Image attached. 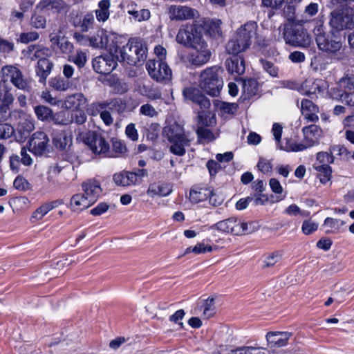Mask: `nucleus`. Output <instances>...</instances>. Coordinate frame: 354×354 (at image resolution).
Returning a JSON list of instances; mask_svg holds the SVG:
<instances>
[{
	"mask_svg": "<svg viewBox=\"0 0 354 354\" xmlns=\"http://www.w3.org/2000/svg\"><path fill=\"white\" fill-rule=\"evenodd\" d=\"M11 87L5 81H0V103L10 106L15 100Z\"/></svg>",
	"mask_w": 354,
	"mask_h": 354,
	"instance_id": "nucleus-33",
	"label": "nucleus"
},
{
	"mask_svg": "<svg viewBox=\"0 0 354 354\" xmlns=\"http://www.w3.org/2000/svg\"><path fill=\"white\" fill-rule=\"evenodd\" d=\"M53 66V63L47 58L38 60L36 74L39 77V82L42 84H46V78L50 75Z\"/></svg>",
	"mask_w": 354,
	"mask_h": 354,
	"instance_id": "nucleus-25",
	"label": "nucleus"
},
{
	"mask_svg": "<svg viewBox=\"0 0 354 354\" xmlns=\"http://www.w3.org/2000/svg\"><path fill=\"white\" fill-rule=\"evenodd\" d=\"M291 336L289 332H269L266 335L268 345L270 348L284 346Z\"/></svg>",
	"mask_w": 354,
	"mask_h": 354,
	"instance_id": "nucleus-20",
	"label": "nucleus"
},
{
	"mask_svg": "<svg viewBox=\"0 0 354 354\" xmlns=\"http://www.w3.org/2000/svg\"><path fill=\"white\" fill-rule=\"evenodd\" d=\"M49 139L43 131L35 132L28 142L29 149L35 155H42L48 146Z\"/></svg>",
	"mask_w": 354,
	"mask_h": 354,
	"instance_id": "nucleus-16",
	"label": "nucleus"
},
{
	"mask_svg": "<svg viewBox=\"0 0 354 354\" xmlns=\"http://www.w3.org/2000/svg\"><path fill=\"white\" fill-rule=\"evenodd\" d=\"M196 134L200 141L201 140H204L207 142H211L216 138L213 133L209 129L202 127H198Z\"/></svg>",
	"mask_w": 354,
	"mask_h": 354,
	"instance_id": "nucleus-51",
	"label": "nucleus"
},
{
	"mask_svg": "<svg viewBox=\"0 0 354 354\" xmlns=\"http://www.w3.org/2000/svg\"><path fill=\"white\" fill-rule=\"evenodd\" d=\"M185 315V310L183 309H180L176 311L174 314L171 315L169 318V320L171 322L177 324L180 328H183L184 324L182 320L183 319Z\"/></svg>",
	"mask_w": 354,
	"mask_h": 354,
	"instance_id": "nucleus-56",
	"label": "nucleus"
},
{
	"mask_svg": "<svg viewBox=\"0 0 354 354\" xmlns=\"http://www.w3.org/2000/svg\"><path fill=\"white\" fill-rule=\"evenodd\" d=\"M34 109L39 120L41 121L51 120L53 112L50 108L43 105H39L36 106Z\"/></svg>",
	"mask_w": 354,
	"mask_h": 354,
	"instance_id": "nucleus-41",
	"label": "nucleus"
},
{
	"mask_svg": "<svg viewBox=\"0 0 354 354\" xmlns=\"http://www.w3.org/2000/svg\"><path fill=\"white\" fill-rule=\"evenodd\" d=\"M346 93L344 89L341 88L338 84L337 86L333 87L328 91V94L331 98L341 102L345 97Z\"/></svg>",
	"mask_w": 354,
	"mask_h": 354,
	"instance_id": "nucleus-58",
	"label": "nucleus"
},
{
	"mask_svg": "<svg viewBox=\"0 0 354 354\" xmlns=\"http://www.w3.org/2000/svg\"><path fill=\"white\" fill-rule=\"evenodd\" d=\"M112 149L110 151L113 156L111 157H117L124 154L127 149L125 145L118 138H112Z\"/></svg>",
	"mask_w": 354,
	"mask_h": 354,
	"instance_id": "nucleus-45",
	"label": "nucleus"
},
{
	"mask_svg": "<svg viewBox=\"0 0 354 354\" xmlns=\"http://www.w3.org/2000/svg\"><path fill=\"white\" fill-rule=\"evenodd\" d=\"M106 105L104 103H99L97 104L96 107V111H92V115H95L97 112L100 111V118L103 120V122L106 125H110L113 123V118L111 115V113L108 111H104L103 109L105 108Z\"/></svg>",
	"mask_w": 354,
	"mask_h": 354,
	"instance_id": "nucleus-44",
	"label": "nucleus"
},
{
	"mask_svg": "<svg viewBox=\"0 0 354 354\" xmlns=\"http://www.w3.org/2000/svg\"><path fill=\"white\" fill-rule=\"evenodd\" d=\"M212 194V190L205 187H192L189 191V199L192 203L205 201Z\"/></svg>",
	"mask_w": 354,
	"mask_h": 354,
	"instance_id": "nucleus-28",
	"label": "nucleus"
},
{
	"mask_svg": "<svg viewBox=\"0 0 354 354\" xmlns=\"http://www.w3.org/2000/svg\"><path fill=\"white\" fill-rule=\"evenodd\" d=\"M70 60L81 68L84 67L86 63V54L83 51H77L76 55L73 56Z\"/></svg>",
	"mask_w": 354,
	"mask_h": 354,
	"instance_id": "nucleus-60",
	"label": "nucleus"
},
{
	"mask_svg": "<svg viewBox=\"0 0 354 354\" xmlns=\"http://www.w3.org/2000/svg\"><path fill=\"white\" fill-rule=\"evenodd\" d=\"M13 186L18 190L26 191L30 189V183L24 177L19 176L13 182Z\"/></svg>",
	"mask_w": 354,
	"mask_h": 354,
	"instance_id": "nucleus-59",
	"label": "nucleus"
},
{
	"mask_svg": "<svg viewBox=\"0 0 354 354\" xmlns=\"http://www.w3.org/2000/svg\"><path fill=\"white\" fill-rule=\"evenodd\" d=\"M147 47L140 41H129L122 48H116L115 58L119 62H126L136 66L147 57Z\"/></svg>",
	"mask_w": 354,
	"mask_h": 354,
	"instance_id": "nucleus-3",
	"label": "nucleus"
},
{
	"mask_svg": "<svg viewBox=\"0 0 354 354\" xmlns=\"http://www.w3.org/2000/svg\"><path fill=\"white\" fill-rule=\"evenodd\" d=\"M51 120L55 124L68 125L71 124V113L66 111H62L53 113Z\"/></svg>",
	"mask_w": 354,
	"mask_h": 354,
	"instance_id": "nucleus-40",
	"label": "nucleus"
},
{
	"mask_svg": "<svg viewBox=\"0 0 354 354\" xmlns=\"http://www.w3.org/2000/svg\"><path fill=\"white\" fill-rule=\"evenodd\" d=\"M93 204L84 194H74L70 201L73 212H80L91 207Z\"/></svg>",
	"mask_w": 354,
	"mask_h": 354,
	"instance_id": "nucleus-26",
	"label": "nucleus"
},
{
	"mask_svg": "<svg viewBox=\"0 0 354 354\" xmlns=\"http://www.w3.org/2000/svg\"><path fill=\"white\" fill-rule=\"evenodd\" d=\"M172 192V186L166 183L158 182L149 185L147 194L151 197H163L170 194Z\"/></svg>",
	"mask_w": 354,
	"mask_h": 354,
	"instance_id": "nucleus-23",
	"label": "nucleus"
},
{
	"mask_svg": "<svg viewBox=\"0 0 354 354\" xmlns=\"http://www.w3.org/2000/svg\"><path fill=\"white\" fill-rule=\"evenodd\" d=\"M53 142L57 148L64 149L71 145L72 138L64 131L55 130L53 133Z\"/></svg>",
	"mask_w": 354,
	"mask_h": 354,
	"instance_id": "nucleus-29",
	"label": "nucleus"
},
{
	"mask_svg": "<svg viewBox=\"0 0 354 354\" xmlns=\"http://www.w3.org/2000/svg\"><path fill=\"white\" fill-rule=\"evenodd\" d=\"M62 30L61 28L53 30V31L49 35L50 46L53 48H55L56 46L60 43L64 38L62 37Z\"/></svg>",
	"mask_w": 354,
	"mask_h": 354,
	"instance_id": "nucleus-52",
	"label": "nucleus"
},
{
	"mask_svg": "<svg viewBox=\"0 0 354 354\" xmlns=\"http://www.w3.org/2000/svg\"><path fill=\"white\" fill-rule=\"evenodd\" d=\"M162 135L171 143L170 152L179 156L185 153V147H189L194 139L191 133L185 131L183 127L177 122L168 123L163 128Z\"/></svg>",
	"mask_w": 354,
	"mask_h": 354,
	"instance_id": "nucleus-1",
	"label": "nucleus"
},
{
	"mask_svg": "<svg viewBox=\"0 0 354 354\" xmlns=\"http://www.w3.org/2000/svg\"><path fill=\"white\" fill-rule=\"evenodd\" d=\"M86 143L95 153L101 154L104 156H113L110 151L109 144L102 136L95 132H93L86 138Z\"/></svg>",
	"mask_w": 354,
	"mask_h": 354,
	"instance_id": "nucleus-14",
	"label": "nucleus"
},
{
	"mask_svg": "<svg viewBox=\"0 0 354 354\" xmlns=\"http://www.w3.org/2000/svg\"><path fill=\"white\" fill-rule=\"evenodd\" d=\"M86 99L82 93H77L68 96L64 100L66 109H80L86 104Z\"/></svg>",
	"mask_w": 354,
	"mask_h": 354,
	"instance_id": "nucleus-30",
	"label": "nucleus"
},
{
	"mask_svg": "<svg viewBox=\"0 0 354 354\" xmlns=\"http://www.w3.org/2000/svg\"><path fill=\"white\" fill-rule=\"evenodd\" d=\"M225 50L230 55H238L247 50L243 43L234 34L225 45Z\"/></svg>",
	"mask_w": 354,
	"mask_h": 354,
	"instance_id": "nucleus-32",
	"label": "nucleus"
},
{
	"mask_svg": "<svg viewBox=\"0 0 354 354\" xmlns=\"http://www.w3.org/2000/svg\"><path fill=\"white\" fill-rule=\"evenodd\" d=\"M192 48L195 50L189 57V62L196 66H201L207 64L210 59L212 52L208 48L207 42L203 39Z\"/></svg>",
	"mask_w": 354,
	"mask_h": 354,
	"instance_id": "nucleus-13",
	"label": "nucleus"
},
{
	"mask_svg": "<svg viewBox=\"0 0 354 354\" xmlns=\"http://www.w3.org/2000/svg\"><path fill=\"white\" fill-rule=\"evenodd\" d=\"M200 21H193L192 24H186L180 26L176 37V41L187 48H192L203 41Z\"/></svg>",
	"mask_w": 354,
	"mask_h": 354,
	"instance_id": "nucleus-5",
	"label": "nucleus"
},
{
	"mask_svg": "<svg viewBox=\"0 0 354 354\" xmlns=\"http://www.w3.org/2000/svg\"><path fill=\"white\" fill-rule=\"evenodd\" d=\"M110 6L111 2L109 0H102L98 3V8L95 10V12L99 22H104L109 19Z\"/></svg>",
	"mask_w": 354,
	"mask_h": 354,
	"instance_id": "nucleus-36",
	"label": "nucleus"
},
{
	"mask_svg": "<svg viewBox=\"0 0 354 354\" xmlns=\"http://www.w3.org/2000/svg\"><path fill=\"white\" fill-rule=\"evenodd\" d=\"M146 68L149 76L156 82L167 83L171 79V70L164 60L149 59Z\"/></svg>",
	"mask_w": 354,
	"mask_h": 354,
	"instance_id": "nucleus-8",
	"label": "nucleus"
},
{
	"mask_svg": "<svg viewBox=\"0 0 354 354\" xmlns=\"http://www.w3.org/2000/svg\"><path fill=\"white\" fill-rule=\"evenodd\" d=\"M1 81H5L6 84L10 80L14 86L17 88L24 91L29 90V85L27 81L24 78L22 72L19 68L13 65H6L1 69Z\"/></svg>",
	"mask_w": 354,
	"mask_h": 354,
	"instance_id": "nucleus-10",
	"label": "nucleus"
},
{
	"mask_svg": "<svg viewBox=\"0 0 354 354\" xmlns=\"http://www.w3.org/2000/svg\"><path fill=\"white\" fill-rule=\"evenodd\" d=\"M317 159L319 162L318 165H328L334 162V156L330 152H319L317 154Z\"/></svg>",
	"mask_w": 354,
	"mask_h": 354,
	"instance_id": "nucleus-63",
	"label": "nucleus"
},
{
	"mask_svg": "<svg viewBox=\"0 0 354 354\" xmlns=\"http://www.w3.org/2000/svg\"><path fill=\"white\" fill-rule=\"evenodd\" d=\"M305 142L310 147L318 142L322 136V129L315 124H311L303 129Z\"/></svg>",
	"mask_w": 354,
	"mask_h": 354,
	"instance_id": "nucleus-24",
	"label": "nucleus"
},
{
	"mask_svg": "<svg viewBox=\"0 0 354 354\" xmlns=\"http://www.w3.org/2000/svg\"><path fill=\"white\" fill-rule=\"evenodd\" d=\"M113 180L118 186H130L136 183V175L133 172L123 171L115 174Z\"/></svg>",
	"mask_w": 354,
	"mask_h": 354,
	"instance_id": "nucleus-27",
	"label": "nucleus"
},
{
	"mask_svg": "<svg viewBox=\"0 0 354 354\" xmlns=\"http://www.w3.org/2000/svg\"><path fill=\"white\" fill-rule=\"evenodd\" d=\"M237 222L238 219L236 218L231 217L227 219L221 221L212 225L209 227V230L212 232L214 230H218L223 233L236 235L238 232V231H236Z\"/></svg>",
	"mask_w": 354,
	"mask_h": 354,
	"instance_id": "nucleus-21",
	"label": "nucleus"
},
{
	"mask_svg": "<svg viewBox=\"0 0 354 354\" xmlns=\"http://www.w3.org/2000/svg\"><path fill=\"white\" fill-rule=\"evenodd\" d=\"M129 15H132L133 18L138 21L148 20L151 17L150 11L148 9H141L140 10H129Z\"/></svg>",
	"mask_w": 354,
	"mask_h": 354,
	"instance_id": "nucleus-50",
	"label": "nucleus"
},
{
	"mask_svg": "<svg viewBox=\"0 0 354 354\" xmlns=\"http://www.w3.org/2000/svg\"><path fill=\"white\" fill-rule=\"evenodd\" d=\"M330 152L332 154L335 153L336 155L339 156L343 158H348L350 154L348 150L342 145H335L331 147L330 149Z\"/></svg>",
	"mask_w": 354,
	"mask_h": 354,
	"instance_id": "nucleus-64",
	"label": "nucleus"
},
{
	"mask_svg": "<svg viewBox=\"0 0 354 354\" xmlns=\"http://www.w3.org/2000/svg\"><path fill=\"white\" fill-rule=\"evenodd\" d=\"M252 223H248L246 222H241L238 220L236 231H238L236 236L241 235L243 234H250L254 231V227H252Z\"/></svg>",
	"mask_w": 354,
	"mask_h": 354,
	"instance_id": "nucleus-57",
	"label": "nucleus"
},
{
	"mask_svg": "<svg viewBox=\"0 0 354 354\" xmlns=\"http://www.w3.org/2000/svg\"><path fill=\"white\" fill-rule=\"evenodd\" d=\"M258 26L254 21H248L241 25L236 30L243 36L247 37L250 41L252 43V39L257 35Z\"/></svg>",
	"mask_w": 354,
	"mask_h": 354,
	"instance_id": "nucleus-34",
	"label": "nucleus"
},
{
	"mask_svg": "<svg viewBox=\"0 0 354 354\" xmlns=\"http://www.w3.org/2000/svg\"><path fill=\"white\" fill-rule=\"evenodd\" d=\"M184 97L193 103L198 105L201 109V112L198 115V118L202 120L208 112L211 104L209 100L202 93V92L196 88H185L183 91Z\"/></svg>",
	"mask_w": 354,
	"mask_h": 354,
	"instance_id": "nucleus-11",
	"label": "nucleus"
},
{
	"mask_svg": "<svg viewBox=\"0 0 354 354\" xmlns=\"http://www.w3.org/2000/svg\"><path fill=\"white\" fill-rule=\"evenodd\" d=\"M114 57L115 54H107L96 57L92 62L93 69L100 74H109L117 66V62Z\"/></svg>",
	"mask_w": 354,
	"mask_h": 354,
	"instance_id": "nucleus-15",
	"label": "nucleus"
},
{
	"mask_svg": "<svg viewBox=\"0 0 354 354\" xmlns=\"http://www.w3.org/2000/svg\"><path fill=\"white\" fill-rule=\"evenodd\" d=\"M82 188L84 194L93 205L98 199L102 192V189L99 181L95 179H90L82 183Z\"/></svg>",
	"mask_w": 354,
	"mask_h": 354,
	"instance_id": "nucleus-17",
	"label": "nucleus"
},
{
	"mask_svg": "<svg viewBox=\"0 0 354 354\" xmlns=\"http://www.w3.org/2000/svg\"><path fill=\"white\" fill-rule=\"evenodd\" d=\"M215 299L214 297H209L205 300L203 307V317L208 319L212 317L216 313L215 308Z\"/></svg>",
	"mask_w": 354,
	"mask_h": 354,
	"instance_id": "nucleus-46",
	"label": "nucleus"
},
{
	"mask_svg": "<svg viewBox=\"0 0 354 354\" xmlns=\"http://www.w3.org/2000/svg\"><path fill=\"white\" fill-rule=\"evenodd\" d=\"M314 167L319 172L317 177L322 183L324 184L330 180L332 171L328 165H315Z\"/></svg>",
	"mask_w": 354,
	"mask_h": 354,
	"instance_id": "nucleus-38",
	"label": "nucleus"
},
{
	"mask_svg": "<svg viewBox=\"0 0 354 354\" xmlns=\"http://www.w3.org/2000/svg\"><path fill=\"white\" fill-rule=\"evenodd\" d=\"M338 85L346 92L354 91V73L347 72L338 81Z\"/></svg>",
	"mask_w": 354,
	"mask_h": 354,
	"instance_id": "nucleus-39",
	"label": "nucleus"
},
{
	"mask_svg": "<svg viewBox=\"0 0 354 354\" xmlns=\"http://www.w3.org/2000/svg\"><path fill=\"white\" fill-rule=\"evenodd\" d=\"M223 69L218 66L203 70L198 77L199 88L212 97L218 96L223 86Z\"/></svg>",
	"mask_w": 354,
	"mask_h": 354,
	"instance_id": "nucleus-2",
	"label": "nucleus"
},
{
	"mask_svg": "<svg viewBox=\"0 0 354 354\" xmlns=\"http://www.w3.org/2000/svg\"><path fill=\"white\" fill-rule=\"evenodd\" d=\"M168 14L172 21H194L199 18L198 10L187 6L172 5L169 8Z\"/></svg>",
	"mask_w": 354,
	"mask_h": 354,
	"instance_id": "nucleus-12",
	"label": "nucleus"
},
{
	"mask_svg": "<svg viewBox=\"0 0 354 354\" xmlns=\"http://www.w3.org/2000/svg\"><path fill=\"white\" fill-rule=\"evenodd\" d=\"M281 257L282 254L280 252L275 251L272 252L266 257L263 261V267L269 268L274 266L281 259Z\"/></svg>",
	"mask_w": 354,
	"mask_h": 354,
	"instance_id": "nucleus-54",
	"label": "nucleus"
},
{
	"mask_svg": "<svg viewBox=\"0 0 354 354\" xmlns=\"http://www.w3.org/2000/svg\"><path fill=\"white\" fill-rule=\"evenodd\" d=\"M283 38L286 44L296 47L306 48L312 43V39L307 30L301 26L285 28Z\"/></svg>",
	"mask_w": 354,
	"mask_h": 354,
	"instance_id": "nucleus-6",
	"label": "nucleus"
},
{
	"mask_svg": "<svg viewBox=\"0 0 354 354\" xmlns=\"http://www.w3.org/2000/svg\"><path fill=\"white\" fill-rule=\"evenodd\" d=\"M318 225L315 222L310 220H306L304 221L301 230L304 234L308 235L317 230Z\"/></svg>",
	"mask_w": 354,
	"mask_h": 354,
	"instance_id": "nucleus-62",
	"label": "nucleus"
},
{
	"mask_svg": "<svg viewBox=\"0 0 354 354\" xmlns=\"http://www.w3.org/2000/svg\"><path fill=\"white\" fill-rule=\"evenodd\" d=\"M344 224V221L342 220L327 217L324 221V227L326 228L327 233H330L337 232Z\"/></svg>",
	"mask_w": 354,
	"mask_h": 354,
	"instance_id": "nucleus-42",
	"label": "nucleus"
},
{
	"mask_svg": "<svg viewBox=\"0 0 354 354\" xmlns=\"http://www.w3.org/2000/svg\"><path fill=\"white\" fill-rule=\"evenodd\" d=\"M73 174V168L70 165L60 166L56 164L49 167L46 180L53 185H63L72 179Z\"/></svg>",
	"mask_w": 354,
	"mask_h": 354,
	"instance_id": "nucleus-9",
	"label": "nucleus"
},
{
	"mask_svg": "<svg viewBox=\"0 0 354 354\" xmlns=\"http://www.w3.org/2000/svg\"><path fill=\"white\" fill-rule=\"evenodd\" d=\"M15 133L14 127L8 123L0 124V139L6 140L8 139Z\"/></svg>",
	"mask_w": 354,
	"mask_h": 354,
	"instance_id": "nucleus-55",
	"label": "nucleus"
},
{
	"mask_svg": "<svg viewBox=\"0 0 354 354\" xmlns=\"http://www.w3.org/2000/svg\"><path fill=\"white\" fill-rule=\"evenodd\" d=\"M71 123L75 122L77 124H84L87 118V116L82 109L73 110L72 113H71Z\"/></svg>",
	"mask_w": 354,
	"mask_h": 354,
	"instance_id": "nucleus-49",
	"label": "nucleus"
},
{
	"mask_svg": "<svg viewBox=\"0 0 354 354\" xmlns=\"http://www.w3.org/2000/svg\"><path fill=\"white\" fill-rule=\"evenodd\" d=\"M260 62L263 69L269 75H270L272 77H277L279 68L274 64V63L263 59H260Z\"/></svg>",
	"mask_w": 354,
	"mask_h": 354,
	"instance_id": "nucleus-53",
	"label": "nucleus"
},
{
	"mask_svg": "<svg viewBox=\"0 0 354 354\" xmlns=\"http://www.w3.org/2000/svg\"><path fill=\"white\" fill-rule=\"evenodd\" d=\"M24 53L25 56L32 61L35 59L41 60V59H46L51 54L48 48L39 45H30L24 51Z\"/></svg>",
	"mask_w": 354,
	"mask_h": 354,
	"instance_id": "nucleus-22",
	"label": "nucleus"
},
{
	"mask_svg": "<svg viewBox=\"0 0 354 354\" xmlns=\"http://www.w3.org/2000/svg\"><path fill=\"white\" fill-rule=\"evenodd\" d=\"M225 64L227 71L235 76L242 75L245 70L244 59L237 55H233L232 57L227 59Z\"/></svg>",
	"mask_w": 354,
	"mask_h": 354,
	"instance_id": "nucleus-19",
	"label": "nucleus"
},
{
	"mask_svg": "<svg viewBox=\"0 0 354 354\" xmlns=\"http://www.w3.org/2000/svg\"><path fill=\"white\" fill-rule=\"evenodd\" d=\"M196 20L201 23L200 28L202 35L203 32H205L212 37H218L221 35V21L220 19H210L199 17L198 19Z\"/></svg>",
	"mask_w": 354,
	"mask_h": 354,
	"instance_id": "nucleus-18",
	"label": "nucleus"
},
{
	"mask_svg": "<svg viewBox=\"0 0 354 354\" xmlns=\"http://www.w3.org/2000/svg\"><path fill=\"white\" fill-rule=\"evenodd\" d=\"M49 84L51 87L57 91H66L70 86L69 82L65 80L61 77H55L52 78L49 82Z\"/></svg>",
	"mask_w": 354,
	"mask_h": 354,
	"instance_id": "nucleus-47",
	"label": "nucleus"
},
{
	"mask_svg": "<svg viewBox=\"0 0 354 354\" xmlns=\"http://www.w3.org/2000/svg\"><path fill=\"white\" fill-rule=\"evenodd\" d=\"M301 113L306 119H307L308 121H310V122H316L318 120L319 118H318L317 115H315V114L309 115L306 112L308 110L310 111L311 112L312 111H318V107L315 104H314V103L312 101H310L308 99H304L301 101Z\"/></svg>",
	"mask_w": 354,
	"mask_h": 354,
	"instance_id": "nucleus-35",
	"label": "nucleus"
},
{
	"mask_svg": "<svg viewBox=\"0 0 354 354\" xmlns=\"http://www.w3.org/2000/svg\"><path fill=\"white\" fill-rule=\"evenodd\" d=\"M258 91V82L255 79H249L243 82V91L248 96L254 95Z\"/></svg>",
	"mask_w": 354,
	"mask_h": 354,
	"instance_id": "nucleus-43",
	"label": "nucleus"
},
{
	"mask_svg": "<svg viewBox=\"0 0 354 354\" xmlns=\"http://www.w3.org/2000/svg\"><path fill=\"white\" fill-rule=\"evenodd\" d=\"M330 25L336 30L354 28L353 9L346 7L341 10H335L331 14Z\"/></svg>",
	"mask_w": 354,
	"mask_h": 354,
	"instance_id": "nucleus-7",
	"label": "nucleus"
},
{
	"mask_svg": "<svg viewBox=\"0 0 354 354\" xmlns=\"http://www.w3.org/2000/svg\"><path fill=\"white\" fill-rule=\"evenodd\" d=\"M137 91L143 96H146L151 100H157L161 98V93L157 88L151 87L144 84L138 85Z\"/></svg>",
	"mask_w": 354,
	"mask_h": 354,
	"instance_id": "nucleus-37",
	"label": "nucleus"
},
{
	"mask_svg": "<svg viewBox=\"0 0 354 354\" xmlns=\"http://www.w3.org/2000/svg\"><path fill=\"white\" fill-rule=\"evenodd\" d=\"M50 210H52V206L46 205V204L44 203L33 212L32 218L41 220Z\"/></svg>",
	"mask_w": 354,
	"mask_h": 354,
	"instance_id": "nucleus-61",
	"label": "nucleus"
},
{
	"mask_svg": "<svg viewBox=\"0 0 354 354\" xmlns=\"http://www.w3.org/2000/svg\"><path fill=\"white\" fill-rule=\"evenodd\" d=\"M314 35L318 48L326 53L334 54L339 51L342 44L341 39L333 33H327L325 27L317 25L314 28Z\"/></svg>",
	"mask_w": 354,
	"mask_h": 354,
	"instance_id": "nucleus-4",
	"label": "nucleus"
},
{
	"mask_svg": "<svg viewBox=\"0 0 354 354\" xmlns=\"http://www.w3.org/2000/svg\"><path fill=\"white\" fill-rule=\"evenodd\" d=\"M89 45L94 48H103L105 45L103 41V31L97 30L96 34L88 37Z\"/></svg>",
	"mask_w": 354,
	"mask_h": 354,
	"instance_id": "nucleus-48",
	"label": "nucleus"
},
{
	"mask_svg": "<svg viewBox=\"0 0 354 354\" xmlns=\"http://www.w3.org/2000/svg\"><path fill=\"white\" fill-rule=\"evenodd\" d=\"M95 18L92 12H87L81 16L78 20H74L73 25L80 27L82 32H88L93 28Z\"/></svg>",
	"mask_w": 354,
	"mask_h": 354,
	"instance_id": "nucleus-31",
	"label": "nucleus"
}]
</instances>
